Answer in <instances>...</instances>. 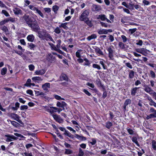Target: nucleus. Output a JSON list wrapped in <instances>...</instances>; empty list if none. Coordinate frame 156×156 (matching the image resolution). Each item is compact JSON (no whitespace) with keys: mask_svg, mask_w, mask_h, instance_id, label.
<instances>
[{"mask_svg":"<svg viewBox=\"0 0 156 156\" xmlns=\"http://www.w3.org/2000/svg\"><path fill=\"white\" fill-rule=\"evenodd\" d=\"M93 9L94 11H98L100 10L99 6L94 5H93Z\"/></svg>","mask_w":156,"mask_h":156,"instance_id":"43","label":"nucleus"},{"mask_svg":"<svg viewBox=\"0 0 156 156\" xmlns=\"http://www.w3.org/2000/svg\"><path fill=\"white\" fill-rule=\"evenodd\" d=\"M83 91L88 96H90L91 94L87 90L85 89H83Z\"/></svg>","mask_w":156,"mask_h":156,"instance_id":"62","label":"nucleus"},{"mask_svg":"<svg viewBox=\"0 0 156 156\" xmlns=\"http://www.w3.org/2000/svg\"><path fill=\"white\" fill-rule=\"evenodd\" d=\"M95 83L97 87L99 88H101L102 89H105V87L104 86V84H102L100 79L98 78L95 81Z\"/></svg>","mask_w":156,"mask_h":156,"instance_id":"10","label":"nucleus"},{"mask_svg":"<svg viewBox=\"0 0 156 156\" xmlns=\"http://www.w3.org/2000/svg\"><path fill=\"white\" fill-rule=\"evenodd\" d=\"M28 7L30 9L34 11H36L37 10V8L36 7H34L33 5H29L28 6Z\"/></svg>","mask_w":156,"mask_h":156,"instance_id":"60","label":"nucleus"},{"mask_svg":"<svg viewBox=\"0 0 156 156\" xmlns=\"http://www.w3.org/2000/svg\"><path fill=\"white\" fill-rule=\"evenodd\" d=\"M23 18L33 31L36 32L40 30L37 21L33 17L30 16L29 15L25 14L23 16Z\"/></svg>","mask_w":156,"mask_h":156,"instance_id":"1","label":"nucleus"},{"mask_svg":"<svg viewBox=\"0 0 156 156\" xmlns=\"http://www.w3.org/2000/svg\"><path fill=\"white\" fill-rule=\"evenodd\" d=\"M103 93L102 95V98H105L107 96V93L105 89H105H103Z\"/></svg>","mask_w":156,"mask_h":156,"instance_id":"47","label":"nucleus"},{"mask_svg":"<svg viewBox=\"0 0 156 156\" xmlns=\"http://www.w3.org/2000/svg\"><path fill=\"white\" fill-rule=\"evenodd\" d=\"M56 106L58 107H67V104L63 101H62L61 103L59 101H58L56 104Z\"/></svg>","mask_w":156,"mask_h":156,"instance_id":"17","label":"nucleus"},{"mask_svg":"<svg viewBox=\"0 0 156 156\" xmlns=\"http://www.w3.org/2000/svg\"><path fill=\"white\" fill-rule=\"evenodd\" d=\"M57 44L56 45V48H60V46L61 43V41L60 39H59L57 40Z\"/></svg>","mask_w":156,"mask_h":156,"instance_id":"52","label":"nucleus"},{"mask_svg":"<svg viewBox=\"0 0 156 156\" xmlns=\"http://www.w3.org/2000/svg\"><path fill=\"white\" fill-rule=\"evenodd\" d=\"M126 130L130 135H133L134 133V131L132 129L129 128L128 127L126 128Z\"/></svg>","mask_w":156,"mask_h":156,"instance_id":"42","label":"nucleus"},{"mask_svg":"<svg viewBox=\"0 0 156 156\" xmlns=\"http://www.w3.org/2000/svg\"><path fill=\"white\" fill-rule=\"evenodd\" d=\"M132 141L135 143L138 147H140V145L138 143L137 138L135 136H133L132 139Z\"/></svg>","mask_w":156,"mask_h":156,"instance_id":"31","label":"nucleus"},{"mask_svg":"<svg viewBox=\"0 0 156 156\" xmlns=\"http://www.w3.org/2000/svg\"><path fill=\"white\" fill-rule=\"evenodd\" d=\"M150 76L152 78H154L155 77V74L154 72L152 70H150Z\"/></svg>","mask_w":156,"mask_h":156,"instance_id":"48","label":"nucleus"},{"mask_svg":"<svg viewBox=\"0 0 156 156\" xmlns=\"http://www.w3.org/2000/svg\"><path fill=\"white\" fill-rule=\"evenodd\" d=\"M85 23H86L90 27H91L93 26V23L92 22V21L90 20L89 18L83 21Z\"/></svg>","mask_w":156,"mask_h":156,"instance_id":"20","label":"nucleus"},{"mask_svg":"<svg viewBox=\"0 0 156 156\" xmlns=\"http://www.w3.org/2000/svg\"><path fill=\"white\" fill-rule=\"evenodd\" d=\"M41 39L45 40L47 41L50 40L53 42H55L54 41L51 36L50 34L48 33L46 31H45V33L44 35V36Z\"/></svg>","mask_w":156,"mask_h":156,"instance_id":"4","label":"nucleus"},{"mask_svg":"<svg viewBox=\"0 0 156 156\" xmlns=\"http://www.w3.org/2000/svg\"><path fill=\"white\" fill-rule=\"evenodd\" d=\"M9 22V20L7 19V18L6 19H5L0 22V25L2 26L5 24L6 23Z\"/></svg>","mask_w":156,"mask_h":156,"instance_id":"50","label":"nucleus"},{"mask_svg":"<svg viewBox=\"0 0 156 156\" xmlns=\"http://www.w3.org/2000/svg\"><path fill=\"white\" fill-rule=\"evenodd\" d=\"M55 121L59 124L62 123L64 122V120L59 115L57 114H53L52 115Z\"/></svg>","mask_w":156,"mask_h":156,"instance_id":"3","label":"nucleus"},{"mask_svg":"<svg viewBox=\"0 0 156 156\" xmlns=\"http://www.w3.org/2000/svg\"><path fill=\"white\" fill-rule=\"evenodd\" d=\"M136 51L138 53H139L144 55L147 56V52H150V51L144 48H137L136 49Z\"/></svg>","mask_w":156,"mask_h":156,"instance_id":"6","label":"nucleus"},{"mask_svg":"<svg viewBox=\"0 0 156 156\" xmlns=\"http://www.w3.org/2000/svg\"><path fill=\"white\" fill-rule=\"evenodd\" d=\"M98 19H100L102 21H105L107 19L106 16L104 14H101L98 16Z\"/></svg>","mask_w":156,"mask_h":156,"instance_id":"32","label":"nucleus"},{"mask_svg":"<svg viewBox=\"0 0 156 156\" xmlns=\"http://www.w3.org/2000/svg\"><path fill=\"white\" fill-rule=\"evenodd\" d=\"M28 45L30 49L31 50H34V48L36 47V45L32 43H28Z\"/></svg>","mask_w":156,"mask_h":156,"instance_id":"45","label":"nucleus"},{"mask_svg":"<svg viewBox=\"0 0 156 156\" xmlns=\"http://www.w3.org/2000/svg\"><path fill=\"white\" fill-rule=\"evenodd\" d=\"M134 7L138 11H142L143 9V8L140 5H134Z\"/></svg>","mask_w":156,"mask_h":156,"instance_id":"41","label":"nucleus"},{"mask_svg":"<svg viewBox=\"0 0 156 156\" xmlns=\"http://www.w3.org/2000/svg\"><path fill=\"white\" fill-rule=\"evenodd\" d=\"M93 48L94 49L96 53L101 55H103V52L99 48L95 46L93 47Z\"/></svg>","mask_w":156,"mask_h":156,"instance_id":"18","label":"nucleus"},{"mask_svg":"<svg viewBox=\"0 0 156 156\" xmlns=\"http://www.w3.org/2000/svg\"><path fill=\"white\" fill-rule=\"evenodd\" d=\"M82 51V50L80 49L78 50L76 52V55L78 58H80L81 57L80 52Z\"/></svg>","mask_w":156,"mask_h":156,"instance_id":"38","label":"nucleus"},{"mask_svg":"<svg viewBox=\"0 0 156 156\" xmlns=\"http://www.w3.org/2000/svg\"><path fill=\"white\" fill-rule=\"evenodd\" d=\"M9 116L10 117L16 121V120H17L19 118H20V116L19 115L14 113H10Z\"/></svg>","mask_w":156,"mask_h":156,"instance_id":"15","label":"nucleus"},{"mask_svg":"<svg viewBox=\"0 0 156 156\" xmlns=\"http://www.w3.org/2000/svg\"><path fill=\"white\" fill-rule=\"evenodd\" d=\"M31 82V79H28L27 80L26 83L24 84V86L26 87H29Z\"/></svg>","mask_w":156,"mask_h":156,"instance_id":"58","label":"nucleus"},{"mask_svg":"<svg viewBox=\"0 0 156 156\" xmlns=\"http://www.w3.org/2000/svg\"><path fill=\"white\" fill-rule=\"evenodd\" d=\"M1 29L5 32L6 34H9V30L7 27L5 26H3L1 28Z\"/></svg>","mask_w":156,"mask_h":156,"instance_id":"37","label":"nucleus"},{"mask_svg":"<svg viewBox=\"0 0 156 156\" xmlns=\"http://www.w3.org/2000/svg\"><path fill=\"white\" fill-rule=\"evenodd\" d=\"M153 118H156V113H151L149 115H147L146 119L147 120H149Z\"/></svg>","mask_w":156,"mask_h":156,"instance_id":"25","label":"nucleus"},{"mask_svg":"<svg viewBox=\"0 0 156 156\" xmlns=\"http://www.w3.org/2000/svg\"><path fill=\"white\" fill-rule=\"evenodd\" d=\"M75 137L79 140L82 141H85L86 140V138L83 136H81L78 134H75Z\"/></svg>","mask_w":156,"mask_h":156,"instance_id":"24","label":"nucleus"},{"mask_svg":"<svg viewBox=\"0 0 156 156\" xmlns=\"http://www.w3.org/2000/svg\"><path fill=\"white\" fill-rule=\"evenodd\" d=\"M7 71V68L6 67L3 68L1 70V74L2 75H5Z\"/></svg>","mask_w":156,"mask_h":156,"instance_id":"36","label":"nucleus"},{"mask_svg":"<svg viewBox=\"0 0 156 156\" xmlns=\"http://www.w3.org/2000/svg\"><path fill=\"white\" fill-rule=\"evenodd\" d=\"M46 59L49 62L52 63L53 62L55 59V57L51 53L48 54L47 57Z\"/></svg>","mask_w":156,"mask_h":156,"instance_id":"11","label":"nucleus"},{"mask_svg":"<svg viewBox=\"0 0 156 156\" xmlns=\"http://www.w3.org/2000/svg\"><path fill=\"white\" fill-rule=\"evenodd\" d=\"M144 90L147 93L151 95L154 91L148 85H145L144 86Z\"/></svg>","mask_w":156,"mask_h":156,"instance_id":"12","label":"nucleus"},{"mask_svg":"<svg viewBox=\"0 0 156 156\" xmlns=\"http://www.w3.org/2000/svg\"><path fill=\"white\" fill-rule=\"evenodd\" d=\"M112 32V30L111 29H108L106 30L105 29L100 30L98 31V33L99 34H107L108 32Z\"/></svg>","mask_w":156,"mask_h":156,"instance_id":"13","label":"nucleus"},{"mask_svg":"<svg viewBox=\"0 0 156 156\" xmlns=\"http://www.w3.org/2000/svg\"><path fill=\"white\" fill-rule=\"evenodd\" d=\"M92 67L94 68L97 69L98 70H100L101 69V67L100 66L97 64H93L92 65Z\"/></svg>","mask_w":156,"mask_h":156,"instance_id":"44","label":"nucleus"},{"mask_svg":"<svg viewBox=\"0 0 156 156\" xmlns=\"http://www.w3.org/2000/svg\"><path fill=\"white\" fill-rule=\"evenodd\" d=\"M149 111L150 113H156V110L152 107L150 108Z\"/></svg>","mask_w":156,"mask_h":156,"instance_id":"64","label":"nucleus"},{"mask_svg":"<svg viewBox=\"0 0 156 156\" xmlns=\"http://www.w3.org/2000/svg\"><path fill=\"white\" fill-rule=\"evenodd\" d=\"M45 71L44 69H42L39 70H37L35 72L36 75H43L45 73Z\"/></svg>","mask_w":156,"mask_h":156,"instance_id":"26","label":"nucleus"},{"mask_svg":"<svg viewBox=\"0 0 156 156\" xmlns=\"http://www.w3.org/2000/svg\"><path fill=\"white\" fill-rule=\"evenodd\" d=\"M50 85L49 83H45L43 84L42 85V88L44 90H48V88L50 87Z\"/></svg>","mask_w":156,"mask_h":156,"instance_id":"21","label":"nucleus"},{"mask_svg":"<svg viewBox=\"0 0 156 156\" xmlns=\"http://www.w3.org/2000/svg\"><path fill=\"white\" fill-rule=\"evenodd\" d=\"M145 96L144 97L147 98L148 100L149 101V105L151 106H153L154 107H156V103L147 94H145Z\"/></svg>","mask_w":156,"mask_h":156,"instance_id":"7","label":"nucleus"},{"mask_svg":"<svg viewBox=\"0 0 156 156\" xmlns=\"http://www.w3.org/2000/svg\"><path fill=\"white\" fill-rule=\"evenodd\" d=\"M97 139L95 138H92L91 139L92 141L90 142V143L92 145H94L97 143Z\"/></svg>","mask_w":156,"mask_h":156,"instance_id":"49","label":"nucleus"},{"mask_svg":"<svg viewBox=\"0 0 156 156\" xmlns=\"http://www.w3.org/2000/svg\"><path fill=\"white\" fill-rule=\"evenodd\" d=\"M5 136L6 137L5 139V140L7 142H11L13 140H17L18 139V137L12 135H10L9 134L5 135Z\"/></svg>","mask_w":156,"mask_h":156,"instance_id":"5","label":"nucleus"},{"mask_svg":"<svg viewBox=\"0 0 156 156\" xmlns=\"http://www.w3.org/2000/svg\"><path fill=\"white\" fill-rule=\"evenodd\" d=\"M2 12L6 17H8L10 16L8 12L5 10H2Z\"/></svg>","mask_w":156,"mask_h":156,"instance_id":"59","label":"nucleus"},{"mask_svg":"<svg viewBox=\"0 0 156 156\" xmlns=\"http://www.w3.org/2000/svg\"><path fill=\"white\" fill-rule=\"evenodd\" d=\"M65 152H64V154H72L73 153V151L69 149H65Z\"/></svg>","mask_w":156,"mask_h":156,"instance_id":"33","label":"nucleus"},{"mask_svg":"<svg viewBox=\"0 0 156 156\" xmlns=\"http://www.w3.org/2000/svg\"><path fill=\"white\" fill-rule=\"evenodd\" d=\"M10 121L11 122V124L15 127H18L20 125V124L15 121L10 120Z\"/></svg>","mask_w":156,"mask_h":156,"instance_id":"34","label":"nucleus"},{"mask_svg":"<svg viewBox=\"0 0 156 156\" xmlns=\"http://www.w3.org/2000/svg\"><path fill=\"white\" fill-rule=\"evenodd\" d=\"M13 11L14 13L16 15L21 14L22 13V11L19 8L16 7L14 8Z\"/></svg>","mask_w":156,"mask_h":156,"instance_id":"16","label":"nucleus"},{"mask_svg":"<svg viewBox=\"0 0 156 156\" xmlns=\"http://www.w3.org/2000/svg\"><path fill=\"white\" fill-rule=\"evenodd\" d=\"M67 23H62L60 25H59V27H62L64 29H66L67 27V26L66 25L67 24Z\"/></svg>","mask_w":156,"mask_h":156,"instance_id":"51","label":"nucleus"},{"mask_svg":"<svg viewBox=\"0 0 156 156\" xmlns=\"http://www.w3.org/2000/svg\"><path fill=\"white\" fill-rule=\"evenodd\" d=\"M152 147L154 150H156V141L154 140H152Z\"/></svg>","mask_w":156,"mask_h":156,"instance_id":"39","label":"nucleus"},{"mask_svg":"<svg viewBox=\"0 0 156 156\" xmlns=\"http://www.w3.org/2000/svg\"><path fill=\"white\" fill-rule=\"evenodd\" d=\"M100 23L101 24V26L103 27H110V25H108L107 23L102 22H101Z\"/></svg>","mask_w":156,"mask_h":156,"instance_id":"46","label":"nucleus"},{"mask_svg":"<svg viewBox=\"0 0 156 156\" xmlns=\"http://www.w3.org/2000/svg\"><path fill=\"white\" fill-rule=\"evenodd\" d=\"M36 11V12L38 13L41 17L43 18H44V15H43V13H42L40 10H39L37 9Z\"/></svg>","mask_w":156,"mask_h":156,"instance_id":"57","label":"nucleus"},{"mask_svg":"<svg viewBox=\"0 0 156 156\" xmlns=\"http://www.w3.org/2000/svg\"><path fill=\"white\" fill-rule=\"evenodd\" d=\"M52 9L55 13L57 14L59 9V7L58 5H55L53 6Z\"/></svg>","mask_w":156,"mask_h":156,"instance_id":"30","label":"nucleus"},{"mask_svg":"<svg viewBox=\"0 0 156 156\" xmlns=\"http://www.w3.org/2000/svg\"><path fill=\"white\" fill-rule=\"evenodd\" d=\"M112 125V123L110 122H108L106 123V127L108 129H109Z\"/></svg>","mask_w":156,"mask_h":156,"instance_id":"55","label":"nucleus"},{"mask_svg":"<svg viewBox=\"0 0 156 156\" xmlns=\"http://www.w3.org/2000/svg\"><path fill=\"white\" fill-rule=\"evenodd\" d=\"M90 14V11L88 10H84L79 16V19L81 21L85 20L89 18L88 17Z\"/></svg>","mask_w":156,"mask_h":156,"instance_id":"2","label":"nucleus"},{"mask_svg":"<svg viewBox=\"0 0 156 156\" xmlns=\"http://www.w3.org/2000/svg\"><path fill=\"white\" fill-rule=\"evenodd\" d=\"M131 103V101L129 99H126L124 104L123 105V110L125 111L127 108V106L130 105Z\"/></svg>","mask_w":156,"mask_h":156,"instance_id":"14","label":"nucleus"},{"mask_svg":"<svg viewBox=\"0 0 156 156\" xmlns=\"http://www.w3.org/2000/svg\"><path fill=\"white\" fill-rule=\"evenodd\" d=\"M32 80L34 82H36L37 81H41L42 79L41 77L38 76H34L32 78Z\"/></svg>","mask_w":156,"mask_h":156,"instance_id":"35","label":"nucleus"},{"mask_svg":"<svg viewBox=\"0 0 156 156\" xmlns=\"http://www.w3.org/2000/svg\"><path fill=\"white\" fill-rule=\"evenodd\" d=\"M20 103L18 102H16L15 103V107H12L11 108L12 110H14V111H16L17 110L18 108L20 107Z\"/></svg>","mask_w":156,"mask_h":156,"instance_id":"28","label":"nucleus"},{"mask_svg":"<svg viewBox=\"0 0 156 156\" xmlns=\"http://www.w3.org/2000/svg\"><path fill=\"white\" fill-rule=\"evenodd\" d=\"M64 134L72 139H74V135L71 134L70 132L67 130H65V132L64 133Z\"/></svg>","mask_w":156,"mask_h":156,"instance_id":"22","label":"nucleus"},{"mask_svg":"<svg viewBox=\"0 0 156 156\" xmlns=\"http://www.w3.org/2000/svg\"><path fill=\"white\" fill-rule=\"evenodd\" d=\"M46 31V30H43L42 31L39 30L38 32H36L37 33L38 37L41 39Z\"/></svg>","mask_w":156,"mask_h":156,"instance_id":"19","label":"nucleus"},{"mask_svg":"<svg viewBox=\"0 0 156 156\" xmlns=\"http://www.w3.org/2000/svg\"><path fill=\"white\" fill-rule=\"evenodd\" d=\"M99 63L102 66L103 68L104 69H107V66L105 64L104 62L103 61H100L99 62Z\"/></svg>","mask_w":156,"mask_h":156,"instance_id":"40","label":"nucleus"},{"mask_svg":"<svg viewBox=\"0 0 156 156\" xmlns=\"http://www.w3.org/2000/svg\"><path fill=\"white\" fill-rule=\"evenodd\" d=\"M54 50L58 51L59 53L61 54H62L64 56H65V55H64V54H65V53H64L60 49H59V48L57 49L56 48H54Z\"/></svg>","mask_w":156,"mask_h":156,"instance_id":"53","label":"nucleus"},{"mask_svg":"<svg viewBox=\"0 0 156 156\" xmlns=\"http://www.w3.org/2000/svg\"><path fill=\"white\" fill-rule=\"evenodd\" d=\"M34 37L33 34L29 35L27 37V40L28 41L31 42L34 41Z\"/></svg>","mask_w":156,"mask_h":156,"instance_id":"23","label":"nucleus"},{"mask_svg":"<svg viewBox=\"0 0 156 156\" xmlns=\"http://www.w3.org/2000/svg\"><path fill=\"white\" fill-rule=\"evenodd\" d=\"M139 88V87H135L133 88L131 90V94L133 96H134L135 95L136 92L137 90Z\"/></svg>","mask_w":156,"mask_h":156,"instance_id":"29","label":"nucleus"},{"mask_svg":"<svg viewBox=\"0 0 156 156\" xmlns=\"http://www.w3.org/2000/svg\"><path fill=\"white\" fill-rule=\"evenodd\" d=\"M129 78L130 79H133L134 76V72L132 70H129Z\"/></svg>","mask_w":156,"mask_h":156,"instance_id":"27","label":"nucleus"},{"mask_svg":"<svg viewBox=\"0 0 156 156\" xmlns=\"http://www.w3.org/2000/svg\"><path fill=\"white\" fill-rule=\"evenodd\" d=\"M59 79V81L65 80L66 81H68V78L67 75L63 73H62L60 76Z\"/></svg>","mask_w":156,"mask_h":156,"instance_id":"8","label":"nucleus"},{"mask_svg":"<svg viewBox=\"0 0 156 156\" xmlns=\"http://www.w3.org/2000/svg\"><path fill=\"white\" fill-rule=\"evenodd\" d=\"M84 153L83 151L81 148H79V152L78 153L79 156H83L84 155Z\"/></svg>","mask_w":156,"mask_h":156,"instance_id":"56","label":"nucleus"},{"mask_svg":"<svg viewBox=\"0 0 156 156\" xmlns=\"http://www.w3.org/2000/svg\"><path fill=\"white\" fill-rule=\"evenodd\" d=\"M23 155L25 156H33L32 152L29 153L27 152H25L23 154Z\"/></svg>","mask_w":156,"mask_h":156,"instance_id":"54","label":"nucleus"},{"mask_svg":"<svg viewBox=\"0 0 156 156\" xmlns=\"http://www.w3.org/2000/svg\"><path fill=\"white\" fill-rule=\"evenodd\" d=\"M29 69L30 71L33 70L35 68V67L34 65L32 64H30L28 66Z\"/></svg>","mask_w":156,"mask_h":156,"instance_id":"63","label":"nucleus"},{"mask_svg":"<svg viewBox=\"0 0 156 156\" xmlns=\"http://www.w3.org/2000/svg\"><path fill=\"white\" fill-rule=\"evenodd\" d=\"M112 46L109 47L107 49V51L108 52V56L110 60H114L113 58V51L111 48Z\"/></svg>","mask_w":156,"mask_h":156,"instance_id":"9","label":"nucleus"},{"mask_svg":"<svg viewBox=\"0 0 156 156\" xmlns=\"http://www.w3.org/2000/svg\"><path fill=\"white\" fill-rule=\"evenodd\" d=\"M44 10L45 12H46L48 14L49 13H50L51 11V9L49 8H44Z\"/></svg>","mask_w":156,"mask_h":156,"instance_id":"61","label":"nucleus"}]
</instances>
